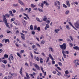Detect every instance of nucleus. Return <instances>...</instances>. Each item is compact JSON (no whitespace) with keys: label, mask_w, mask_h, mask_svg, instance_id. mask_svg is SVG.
Instances as JSON below:
<instances>
[{"label":"nucleus","mask_w":79,"mask_h":79,"mask_svg":"<svg viewBox=\"0 0 79 79\" xmlns=\"http://www.w3.org/2000/svg\"><path fill=\"white\" fill-rule=\"evenodd\" d=\"M10 16V15L8 14H5V15H2L3 20V21H5V24L6 25V27H8V28H9V29H10V27L9 26L8 24V21H7V19H6V18H9Z\"/></svg>","instance_id":"f257e3e1"},{"label":"nucleus","mask_w":79,"mask_h":79,"mask_svg":"<svg viewBox=\"0 0 79 79\" xmlns=\"http://www.w3.org/2000/svg\"><path fill=\"white\" fill-rule=\"evenodd\" d=\"M66 43H63L62 45H60V48L62 50H65L66 48Z\"/></svg>","instance_id":"f03ea898"},{"label":"nucleus","mask_w":79,"mask_h":79,"mask_svg":"<svg viewBox=\"0 0 79 79\" xmlns=\"http://www.w3.org/2000/svg\"><path fill=\"white\" fill-rule=\"evenodd\" d=\"M65 50H62V53L63 54V56L64 58H66V55L65 53H66V51H64Z\"/></svg>","instance_id":"7ed1b4c3"},{"label":"nucleus","mask_w":79,"mask_h":79,"mask_svg":"<svg viewBox=\"0 0 79 79\" xmlns=\"http://www.w3.org/2000/svg\"><path fill=\"white\" fill-rule=\"evenodd\" d=\"M34 66L35 67V68L39 70V71L40 70V67H39V65L36 64H34Z\"/></svg>","instance_id":"20e7f679"},{"label":"nucleus","mask_w":79,"mask_h":79,"mask_svg":"<svg viewBox=\"0 0 79 79\" xmlns=\"http://www.w3.org/2000/svg\"><path fill=\"white\" fill-rule=\"evenodd\" d=\"M74 25L76 28H79V24L77 22H76V23H74Z\"/></svg>","instance_id":"39448f33"},{"label":"nucleus","mask_w":79,"mask_h":79,"mask_svg":"<svg viewBox=\"0 0 79 79\" xmlns=\"http://www.w3.org/2000/svg\"><path fill=\"white\" fill-rule=\"evenodd\" d=\"M22 21L24 26H26V25L27 24V22H26V21L24 19H23Z\"/></svg>","instance_id":"423d86ee"},{"label":"nucleus","mask_w":79,"mask_h":79,"mask_svg":"<svg viewBox=\"0 0 79 79\" xmlns=\"http://www.w3.org/2000/svg\"><path fill=\"white\" fill-rule=\"evenodd\" d=\"M66 5L68 7L70 6L71 4H70V3H69V1L67 0L66 1Z\"/></svg>","instance_id":"0eeeda50"},{"label":"nucleus","mask_w":79,"mask_h":79,"mask_svg":"<svg viewBox=\"0 0 79 79\" xmlns=\"http://www.w3.org/2000/svg\"><path fill=\"white\" fill-rule=\"evenodd\" d=\"M41 70L42 71L43 73H44V76H46V75L47 74L46 72H44V69H43V68L41 66Z\"/></svg>","instance_id":"6e6552de"},{"label":"nucleus","mask_w":79,"mask_h":79,"mask_svg":"<svg viewBox=\"0 0 79 79\" xmlns=\"http://www.w3.org/2000/svg\"><path fill=\"white\" fill-rule=\"evenodd\" d=\"M60 31V29L58 28L57 29L55 30L54 31L55 32L56 34H58V31Z\"/></svg>","instance_id":"1a4fd4ad"},{"label":"nucleus","mask_w":79,"mask_h":79,"mask_svg":"<svg viewBox=\"0 0 79 79\" xmlns=\"http://www.w3.org/2000/svg\"><path fill=\"white\" fill-rule=\"evenodd\" d=\"M22 72H23V68L21 67L19 73L21 75V76H23V73H22Z\"/></svg>","instance_id":"9d476101"},{"label":"nucleus","mask_w":79,"mask_h":79,"mask_svg":"<svg viewBox=\"0 0 79 79\" xmlns=\"http://www.w3.org/2000/svg\"><path fill=\"white\" fill-rule=\"evenodd\" d=\"M73 62L75 64H77V63H78V62H79V59L74 60Z\"/></svg>","instance_id":"9b49d317"},{"label":"nucleus","mask_w":79,"mask_h":79,"mask_svg":"<svg viewBox=\"0 0 79 79\" xmlns=\"http://www.w3.org/2000/svg\"><path fill=\"white\" fill-rule=\"evenodd\" d=\"M7 42H8V43H10V40H9V39L5 40V41H4L5 43H7Z\"/></svg>","instance_id":"f8f14e48"},{"label":"nucleus","mask_w":79,"mask_h":79,"mask_svg":"<svg viewBox=\"0 0 79 79\" xmlns=\"http://www.w3.org/2000/svg\"><path fill=\"white\" fill-rule=\"evenodd\" d=\"M49 57L51 58V60H54L53 57V56L50 54H49Z\"/></svg>","instance_id":"ddd939ff"},{"label":"nucleus","mask_w":79,"mask_h":79,"mask_svg":"<svg viewBox=\"0 0 79 79\" xmlns=\"http://www.w3.org/2000/svg\"><path fill=\"white\" fill-rule=\"evenodd\" d=\"M31 8H30L28 9V10L27 11V13L29 14H31Z\"/></svg>","instance_id":"4468645a"},{"label":"nucleus","mask_w":79,"mask_h":79,"mask_svg":"<svg viewBox=\"0 0 79 79\" xmlns=\"http://www.w3.org/2000/svg\"><path fill=\"white\" fill-rule=\"evenodd\" d=\"M38 6H41L42 8H43V7L44 6V3H41V5H40V4L39 3L38 4Z\"/></svg>","instance_id":"2eb2a0df"},{"label":"nucleus","mask_w":79,"mask_h":79,"mask_svg":"<svg viewBox=\"0 0 79 79\" xmlns=\"http://www.w3.org/2000/svg\"><path fill=\"white\" fill-rule=\"evenodd\" d=\"M43 3H44V4H46V5H47V6H48V5H49V4L48 3L47 1H44Z\"/></svg>","instance_id":"dca6fc26"},{"label":"nucleus","mask_w":79,"mask_h":79,"mask_svg":"<svg viewBox=\"0 0 79 79\" xmlns=\"http://www.w3.org/2000/svg\"><path fill=\"white\" fill-rule=\"evenodd\" d=\"M23 15L24 16H26L27 17V18H28V19H30V18H29V16H28V15H27V14H26L25 13H23Z\"/></svg>","instance_id":"f3484780"},{"label":"nucleus","mask_w":79,"mask_h":79,"mask_svg":"<svg viewBox=\"0 0 79 79\" xmlns=\"http://www.w3.org/2000/svg\"><path fill=\"white\" fill-rule=\"evenodd\" d=\"M66 28L68 30H69L70 29V28L69 27V25H66Z\"/></svg>","instance_id":"a211bd4d"},{"label":"nucleus","mask_w":79,"mask_h":79,"mask_svg":"<svg viewBox=\"0 0 79 79\" xmlns=\"http://www.w3.org/2000/svg\"><path fill=\"white\" fill-rule=\"evenodd\" d=\"M62 5L63 6V7H64V8H68V6L64 4H63Z\"/></svg>","instance_id":"6ab92c4d"},{"label":"nucleus","mask_w":79,"mask_h":79,"mask_svg":"<svg viewBox=\"0 0 79 79\" xmlns=\"http://www.w3.org/2000/svg\"><path fill=\"white\" fill-rule=\"evenodd\" d=\"M26 76L28 78H29V79H30V77H29V75L28 74V73H27L26 72Z\"/></svg>","instance_id":"aec40b11"},{"label":"nucleus","mask_w":79,"mask_h":79,"mask_svg":"<svg viewBox=\"0 0 79 79\" xmlns=\"http://www.w3.org/2000/svg\"><path fill=\"white\" fill-rule=\"evenodd\" d=\"M79 48V47L78 46H75V47H73V48L75 50H78V48Z\"/></svg>","instance_id":"412c9836"},{"label":"nucleus","mask_w":79,"mask_h":79,"mask_svg":"<svg viewBox=\"0 0 79 79\" xmlns=\"http://www.w3.org/2000/svg\"><path fill=\"white\" fill-rule=\"evenodd\" d=\"M8 79H13V78L11 76H9L8 77Z\"/></svg>","instance_id":"4be33fe9"},{"label":"nucleus","mask_w":79,"mask_h":79,"mask_svg":"<svg viewBox=\"0 0 79 79\" xmlns=\"http://www.w3.org/2000/svg\"><path fill=\"white\" fill-rule=\"evenodd\" d=\"M65 15H68L69 13V10H67L66 11V12L65 13Z\"/></svg>","instance_id":"5701e85b"},{"label":"nucleus","mask_w":79,"mask_h":79,"mask_svg":"<svg viewBox=\"0 0 79 79\" xmlns=\"http://www.w3.org/2000/svg\"><path fill=\"white\" fill-rule=\"evenodd\" d=\"M19 3H20L21 5H24V3H23V2L22 1H19Z\"/></svg>","instance_id":"b1692460"},{"label":"nucleus","mask_w":79,"mask_h":79,"mask_svg":"<svg viewBox=\"0 0 79 79\" xmlns=\"http://www.w3.org/2000/svg\"><path fill=\"white\" fill-rule=\"evenodd\" d=\"M49 49H50L51 51L52 52H54V50L52 47H50V48H49Z\"/></svg>","instance_id":"393cba45"},{"label":"nucleus","mask_w":79,"mask_h":79,"mask_svg":"<svg viewBox=\"0 0 79 79\" xmlns=\"http://www.w3.org/2000/svg\"><path fill=\"white\" fill-rule=\"evenodd\" d=\"M36 20H37V21H38L40 22V23H41V22H42V21H41V20H40V19H39L38 18H36Z\"/></svg>","instance_id":"a878e982"},{"label":"nucleus","mask_w":79,"mask_h":79,"mask_svg":"<svg viewBox=\"0 0 79 79\" xmlns=\"http://www.w3.org/2000/svg\"><path fill=\"white\" fill-rule=\"evenodd\" d=\"M2 62L3 63H4V64H6V63H7V60H3L2 61Z\"/></svg>","instance_id":"bb28decb"},{"label":"nucleus","mask_w":79,"mask_h":79,"mask_svg":"<svg viewBox=\"0 0 79 79\" xmlns=\"http://www.w3.org/2000/svg\"><path fill=\"white\" fill-rule=\"evenodd\" d=\"M17 55L19 56L20 58H21V56L20 55V54L18 52L17 53Z\"/></svg>","instance_id":"cd10ccee"},{"label":"nucleus","mask_w":79,"mask_h":79,"mask_svg":"<svg viewBox=\"0 0 79 79\" xmlns=\"http://www.w3.org/2000/svg\"><path fill=\"white\" fill-rule=\"evenodd\" d=\"M10 59L11 60H13V59H14V58L13 57V55L12 54H10Z\"/></svg>","instance_id":"c85d7f7f"},{"label":"nucleus","mask_w":79,"mask_h":79,"mask_svg":"<svg viewBox=\"0 0 79 79\" xmlns=\"http://www.w3.org/2000/svg\"><path fill=\"white\" fill-rule=\"evenodd\" d=\"M37 26L35 25L33 28L34 30H37Z\"/></svg>","instance_id":"c756f323"},{"label":"nucleus","mask_w":79,"mask_h":79,"mask_svg":"<svg viewBox=\"0 0 79 79\" xmlns=\"http://www.w3.org/2000/svg\"><path fill=\"white\" fill-rule=\"evenodd\" d=\"M40 63H43V59L42 58V57L40 58Z\"/></svg>","instance_id":"7c9ffc66"},{"label":"nucleus","mask_w":79,"mask_h":79,"mask_svg":"<svg viewBox=\"0 0 79 79\" xmlns=\"http://www.w3.org/2000/svg\"><path fill=\"white\" fill-rule=\"evenodd\" d=\"M31 6L32 8H35V5L33 4H31Z\"/></svg>","instance_id":"2f4dec72"},{"label":"nucleus","mask_w":79,"mask_h":79,"mask_svg":"<svg viewBox=\"0 0 79 79\" xmlns=\"http://www.w3.org/2000/svg\"><path fill=\"white\" fill-rule=\"evenodd\" d=\"M13 5L14 6H15V7H16V6H18L19 5L18 3H17L16 4H14Z\"/></svg>","instance_id":"473e14b6"},{"label":"nucleus","mask_w":79,"mask_h":79,"mask_svg":"<svg viewBox=\"0 0 79 79\" xmlns=\"http://www.w3.org/2000/svg\"><path fill=\"white\" fill-rule=\"evenodd\" d=\"M4 57L6 58H8V55H7L6 54H5L4 55Z\"/></svg>","instance_id":"72a5a7b5"},{"label":"nucleus","mask_w":79,"mask_h":79,"mask_svg":"<svg viewBox=\"0 0 79 79\" xmlns=\"http://www.w3.org/2000/svg\"><path fill=\"white\" fill-rule=\"evenodd\" d=\"M23 33H24V34H27V32L26 31H24V30H22V31Z\"/></svg>","instance_id":"f704fd0d"},{"label":"nucleus","mask_w":79,"mask_h":79,"mask_svg":"<svg viewBox=\"0 0 79 79\" xmlns=\"http://www.w3.org/2000/svg\"><path fill=\"white\" fill-rule=\"evenodd\" d=\"M36 47V46H35L34 44L32 46V48H33V49H34V48H35Z\"/></svg>","instance_id":"c9c22d12"},{"label":"nucleus","mask_w":79,"mask_h":79,"mask_svg":"<svg viewBox=\"0 0 79 79\" xmlns=\"http://www.w3.org/2000/svg\"><path fill=\"white\" fill-rule=\"evenodd\" d=\"M30 29L31 30H33V26H32V25H31L30 26Z\"/></svg>","instance_id":"e433bc0d"},{"label":"nucleus","mask_w":79,"mask_h":79,"mask_svg":"<svg viewBox=\"0 0 79 79\" xmlns=\"http://www.w3.org/2000/svg\"><path fill=\"white\" fill-rule=\"evenodd\" d=\"M49 60H50V58H49V57H48L46 60V63H48V62Z\"/></svg>","instance_id":"4c0bfd02"},{"label":"nucleus","mask_w":79,"mask_h":79,"mask_svg":"<svg viewBox=\"0 0 79 79\" xmlns=\"http://www.w3.org/2000/svg\"><path fill=\"white\" fill-rule=\"evenodd\" d=\"M65 73L66 74H68L69 73V72H68V70H66L65 71Z\"/></svg>","instance_id":"58836bf2"},{"label":"nucleus","mask_w":79,"mask_h":79,"mask_svg":"<svg viewBox=\"0 0 79 79\" xmlns=\"http://www.w3.org/2000/svg\"><path fill=\"white\" fill-rule=\"evenodd\" d=\"M36 59L37 61H40V58L39 57H37Z\"/></svg>","instance_id":"ea45409f"},{"label":"nucleus","mask_w":79,"mask_h":79,"mask_svg":"<svg viewBox=\"0 0 79 79\" xmlns=\"http://www.w3.org/2000/svg\"><path fill=\"white\" fill-rule=\"evenodd\" d=\"M45 26L47 28H50V26L48 24H46Z\"/></svg>","instance_id":"a19ab883"},{"label":"nucleus","mask_w":79,"mask_h":79,"mask_svg":"<svg viewBox=\"0 0 79 79\" xmlns=\"http://www.w3.org/2000/svg\"><path fill=\"white\" fill-rule=\"evenodd\" d=\"M79 63L75 64L74 65V67L75 68H76V67H77V65H79Z\"/></svg>","instance_id":"79ce46f5"},{"label":"nucleus","mask_w":79,"mask_h":79,"mask_svg":"<svg viewBox=\"0 0 79 79\" xmlns=\"http://www.w3.org/2000/svg\"><path fill=\"white\" fill-rule=\"evenodd\" d=\"M70 39L72 41H73V37L71 35L69 36Z\"/></svg>","instance_id":"37998d69"},{"label":"nucleus","mask_w":79,"mask_h":79,"mask_svg":"<svg viewBox=\"0 0 79 79\" xmlns=\"http://www.w3.org/2000/svg\"><path fill=\"white\" fill-rule=\"evenodd\" d=\"M69 24H70V26H72V27H73L74 26L73 25V24H72L71 23L69 22Z\"/></svg>","instance_id":"c03bdc74"},{"label":"nucleus","mask_w":79,"mask_h":79,"mask_svg":"<svg viewBox=\"0 0 79 79\" xmlns=\"http://www.w3.org/2000/svg\"><path fill=\"white\" fill-rule=\"evenodd\" d=\"M15 74L14 73H12L11 74V75L12 76H16L17 75L16 74H15Z\"/></svg>","instance_id":"a18cd8bd"},{"label":"nucleus","mask_w":79,"mask_h":79,"mask_svg":"<svg viewBox=\"0 0 79 79\" xmlns=\"http://www.w3.org/2000/svg\"><path fill=\"white\" fill-rule=\"evenodd\" d=\"M41 44H45V41L44 40L42 41Z\"/></svg>","instance_id":"49530a36"},{"label":"nucleus","mask_w":79,"mask_h":79,"mask_svg":"<svg viewBox=\"0 0 79 79\" xmlns=\"http://www.w3.org/2000/svg\"><path fill=\"white\" fill-rule=\"evenodd\" d=\"M38 10L39 11H40V12H43V10H42V9H41L39 8Z\"/></svg>","instance_id":"de8ad7c7"},{"label":"nucleus","mask_w":79,"mask_h":79,"mask_svg":"<svg viewBox=\"0 0 79 79\" xmlns=\"http://www.w3.org/2000/svg\"><path fill=\"white\" fill-rule=\"evenodd\" d=\"M58 64H59L60 66H62V63L60 62H58Z\"/></svg>","instance_id":"09e8293b"},{"label":"nucleus","mask_w":79,"mask_h":79,"mask_svg":"<svg viewBox=\"0 0 79 79\" xmlns=\"http://www.w3.org/2000/svg\"><path fill=\"white\" fill-rule=\"evenodd\" d=\"M31 32L33 35H35V31H32Z\"/></svg>","instance_id":"8fccbe9b"},{"label":"nucleus","mask_w":79,"mask_h":79,"mask_svg":"<svg viewBox=\"0 0 79 79\" xmlns=\"http://www.w3.org/2000/svg\"><path fill=\"white\" fill-rule=\"evenodd\" d=\"M59 42H61V41H63V39H59L58 40Z\"/></svg>","instance_id":"3c124183"},{"label":"nucleus","mask_w":79,"mask_h":79,"mask_svg":"<svg viewBox=\"0 0 79 79\" xmlns=\"http://www.w3.org/2000/svg\"><path fill=\"white\" fill-rule=\"evenodd\" d=\"M34 53H35V54H37L38 55L40 54V53L37 52L35 51H34Z\"/></svg>","instance_id":"603ef678"},{"label":"nucleus","mask_w":79,"mask_h":79,"mask_svg":"<svg viewBox=\"0 0 79 79\" xmlns=\"http://www.w3.org/2000/svg\"><path fill=\"white\" fill-rule=\"evenodd\" d=\"M21 37L23 40H25V37H24L23 36H21Z\"/></svg>","instance_id":"864d4df0"},{"label":"nucleus","mask_w":79,"mask_h":79,"mask_svg":"<svg viewBox=\"0 0 79 79\" xmlns=\"http://www.w3.org/2000/svg\"><path fill=\"white\" fill-rule=\"evenodd\" d=\"M69 45H70V47H72V46H73V44L71 43H69Z\"/></svg>","instance_id":"5fc2aeb1"},{"label":"nucleus","mask_w":79,"mask_h":79,"mask_svg":"<svg viewBox=\"0 0 79 79\" xmlns=\"http://www.w3.org/2000/svg\"><path fill=\"white\" fill-rule=\"evenodd\" d=\"M52 63L53 64H55V61L53 60L52 61Z\"/></svg>","instance_id":"6e6d98bb"},{"label":"nucleus","mask_w":79,"mask_h":79,"mask_svg":"<svg viewBox=\"0 0 79 79\" xmlns=\"http://www.w3.org/2000/svg\"><path fill=\"white\" fill-rule=\"evenodd\" d=\"M56 2L57 3V4L58 5H60V2L58 1H56Z\"/></svg>","instance_id":"4d7b16f0"},{"label":"nucleus","mask_w":79,"mask_h":79,"mask_svg":"<svg viewBox=\"0 0 79 79\" xmlns=\"http://www.w3.org/2000/svg\"><path fill=\"white\" fill-rule=\"evenodd\" d=\"M12 11H13V13H16V10H15V9H13L12 10Z\"/></svg>","instance_id":"13d9d810"},{"label":"nucleus","mask_w":79,"mask_h":79,"mask_svg":"<svg viewBox=\"0 0 79 79\" xmlns=\"http://www.w3.org/2000/svg\"><path fill=\"white\" fill-rule=\"evenodd\" d=\"M47 19V18H46L43 19V20L44 21H46V20Z\"/></svg>","instance_id":"bf43d9fd"},{"label":"nucleus","mask_w":79,"mask_h":79,"mask_svg":"<svg viewBox=\"0 0 79 79\" xmlns=\"http://www.w3.org/2000/svg\"><path fill=\"white\" fill-rule=\"evenodd\" d=\"M30 76H31V77L32 78H34V76L32 74H30Z\"/></svg>","instance_id":"052dcab7"},{"label":"nucleus","mask_w":79,"mask_h":79,"mask_svg":"<svg viewBox=\"0 0 79 79\" xmlns=\"http://www.w3.org/2000/svg\"><path fill=\"white\" fill-rule=\"evenodd\" d=\"M37 30H38V31H40V28L39 27H38L37 28Z\"/></svg>","instance_id":"680f3d73"},{"label":"nucleus","mask_w":79,"mask_h":79,"mask_svg":"<svg viewBox=\"0 0 79 79\" xmlns=\"http://www.w3.org/2000/svg\"><path fill=\"white\" fill-rule=\"evenodd\" d=\"M23 46L24 47H25V48L27 47V46H26V44H23Z\"/></svg>","instance_id":"e2e57ef3"},{"label":"nucleus","mask_w":79,"mask_h":79,"mask_svg":"<svg viewBox=\"0 0 79 79\" xmlns=\"http://www.w3.org/2000/svg\"><path fill=\"white\" fill-rule=\"evenodd\" d=\"M57 68L59 69V70H60V71H61V69L59 67H57Z\"/></svg>","instance_id":"0e129e2a"},{"label":"nucleus","mask_w":79,"mask_h":79,"mask_svg":"<svg viewBox=\"0 0 79 79\" xmlns=\"http://www.w3.org/2000/svg\"><path fill=\"white\" fill-rule=\"evenodd\" d=\"M54 5L56 6H57V3H56V2H54Z\"/></svg>","instance_id":"69168bd1"},{"label":"nucleus","mask_w":79,"mask_h":79,"mask_svg":"<svg viewBox=\"0 0 79 79\" xmlns=\"http://www.w3.org/2000/svg\"><path fill=\"white\" fill-rule=\"evenodd\" d=\"M14 19H13V18L11 19L10 20L11 22H12V21H15V20H14Z\"/></svg>","instance_id":"338daca9"},{"label":"nucleus","mask_w":79,"mask_h":79,"mask_svg":"<svg viewBox=\"0 0 79 79\" xmlns=\"http://www.w3.org/2000/svg\"><path fill=\"white\" fill-rule=\"evenodd\" d=\"M21 53H24V50H22L21 51Z\"/></svg>","instance_id":"774afa93"}]
</instances>
